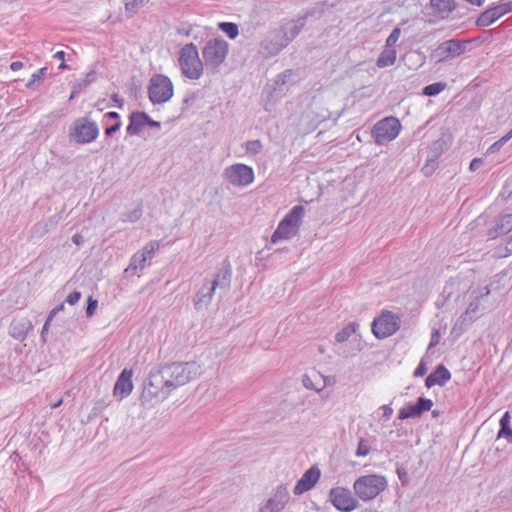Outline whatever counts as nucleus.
<instances>
[{
    "mask_svg": "<svg viewBox=\"0 0 512 512\" xmlns=\"http://www.w3.org/2000/svg\"><path fill=\"white\" fill-rule=\"evenodd\" d=\"M432 406V400L420 397L415 404H410L400 409L398 418L400 420L419 418L424 412L431 410Z\"/></svg>",
    "mask_w": 512,
    "mask_h": 512,
    "instance_id": "nucleus-19",
    "label": "nucleus"
},
{
    "mask_svg": "<svg viewBox=\"0 0 512 512\" xmlns=\"http://www.w3.org/2000/svg\"><path fill=\"white\" fill-rule=\"evenodd\" d=\"M160 248V242L159 241H150L147 243L140 251H138V255H141L145 258V261L152 259L155 255V253Z\"/></svg>",
    "mask_w": 512,
    "mask_h": 512,
    "instance_id": "nucleus-31",
    "label": "nucleus"
},
{
    "mask_svg": "<svg viewBox=\"0 0 512 512\" xmlns=\"http://www.w3.org/2000/svg\"><path fill=\"white\" fill-rule=\"evenodd\" d=\"M46 71H47V68L43 67V68L39 69L37 72H35L34 74H32L30 81L26 84V87L33 88L36 83L40 82L44 78Z\"/></svg>",
    "mask_w": 512,
    "mask_h": 512,
    "instance_id": "nucleus-37",
    "label": "nucleus"
},
{
    "mask_svg": "<svg viewBox=\"0 0 512 512\" xmlns=\"http://www.w3.org/2000/svg\"><path fill=\"white\" fill-rule=\"evenodd\" d=\"M329 500L333 506L342 512H351L358 506L357 499L345 487H335L329 491Z\"/></svg>",
    "mask_w": 512,
    "mask_h": 512,
    "instance_id": "nucleus-14",
    "label": "nucleus"
},
{
    "mask_svg": "<svg viewBox=\"0 0 512 512\" xmlns=\"http://www.w3.org/2000/svg\"><path fill=\"white\" fill-rule=\"evenodd\" d=\"M500 16H503L512 11V0L500 3L495 6Z\"/></svg>",
    "mask_w": 512,
    "mask_h": 512,
    "instance_id": "nucleus-42",
    "label": "nucleus"
},
{
    "mask_svg": "<svg viewBox=\"0 0 512 512\" xmlns=\"http://www.w3.org/2000/svg\"><path fill=\"white\" fill-rule=\"evenodd\" d=\"M229 51L228 43L221 38L208 40L203 49L202 57L205 67L210 70H217L224 63Z\"/></svg>",
    "mask_w": 512,
    "mask_h": 512,
    "instance_id": "nucleus-9",
    "label": "nucleus"
},
{
    "mask_svg": "<svg viewBox=\"0 0 512 512\" xmlns=\"http://www.w3.org/2000/svg\"><path fill=\"white\" fill-rule=\"evenodd\" d=\"M97 74L94 70L88 72L83 78L79 79L74 84V93H80L82 90L87 88L91 83L95 82Z\"/></svg>",
    "mask_w": 512,
    "mask_h": 512,
    "instance_id": "nucleus-29",
    "label": "nucleus"
},
{
    "mask_svg": "<svg viewBox=\"0 0 512 512\" xmlns=\"http://www.w3.org/2000/svg\"><path fill=\"white\" fill-rule=\"evenodd\" d=\"M369 453V449L362 442L359 443L356 454L357 456H366Z\"/></svg>",
    "mask_w": 512,
    "mask_h": 512,
    "instance_id": "nucleus-54",
    "label": "nucleus"
},
{
    "mask_svg": "<svg viewBox=\"0 0 512 512\" xmlns=\"http://www.w3.org/2000/svg\"><path fill=\"white\" fill-rule=\"evenodd\" d=\"M482 164H483L482 159H480V158H474V159L471 161V163H470L469 169H470L471 171H476V170H478V169L482 166Z\"/></svg>",
    "mask_w": 512,
    "mask_h": 512,
    "instance_id": "nucleus-53",
    "label": "nucleus"
},
{
    "mask_svg": "<svg viewBox=\"0 0 512 512\" xmlns=\"http://www.w3.org/2000/svg\"><path fill=\"white\" fill-rule=\"evenodd\" d=\"M512 138V129L503 137H501L498 141L493 143L489 148V152L498 151L504 144H506Z\"/></svg>",
    "mask_w": 512,
    "mask_h": 512,
    "instance_id": "nucleus-39",
    "label": "nucleus"
},
{
    "mask_svg": "<svg viewBox=\"0 0 512 512\" xmlns=\"http://www.w3.org/2000/svg\"><path fill=\"white\" fill-rule=\"evenodd\" d=\"M245 152L248 156H255L263 149V144L259 139L249 140L244 143Z\"/></svg>",
    "mask_w": 512,
    "mask_h": 512,
    "instance_id": "nucleus-32",
    "label": "nucleus"
},
{
    "mask_svg": "<svg viewBox=\"0 0 512 512\" xmlns=\"http://www.w3.org/2000/svg\"><path fill=\"white\" fill-rule=\"evenodd\" d=\"M400 34H401L400 28L399 27L394 28L392 30V32L390 33V35L388 36V38L386 39V45L385 46L393 48V46L398 41V39L400 37Z\"/></svg>",
    "mask_w": 512,
    "mask_h": 512,
    "instance_id": "nucleus-41",
    "label": "nucleus"
},
{
    "mask_svg": "<svg viewBox=\"0 0 512 512\" xmlns=\"http://www.w3.org/2000/svg\"><path fill=\"white\" fill-rule=\"evenodd\" d=\"M439 340H440L439 330L438 329H434L432 331L431 340H430L428 349H431V348L435 347L439 343Z\"/></svg>",
    "mask_w": 512,
    "mask_h": 512,
    "instance_id": "nucleus-47",
    "label": "nucleus"
},
{
    "mask_svg": "<svg viewBox=\"0 0 512 512\" xmlns=\"http://www.w3.org/2000/svg\"><path fill=\"white\" fill-rule=\"evenodd\" d=\"M132 370L124 369L118 376L117 381L114 385L113 394L115 397L122 400L127 397L133 389L132 383Z\"/></svg>",
    "mask_w": 512,
    "mask_h": 512,
    "instance_id": "nucleus-20",
    "label": "nucleus"
},
{
    "mask_svg": "<svg viewBox=\"0 0 512 512\" xmlns=\"http://www.w3.org/2000/svg\"><path fill=\"white\" fill-rule=\"evenodd\" d=\"M179 66L183 76L191 80H198L204 72V61L199 58L195 44L184 45L179 52Z\"/></svg>",
    "mask_w": 512,
    "mask_h": 512,
    "instance_id": "nucleus-5",
    "label": "nucleus"
},
{
    "mask_svg": "<svg viewBox=\"0 0 512 512\" xmlns=\"http://www.w3.org/2000/svg\"><path fill=\"white\" fill-rule=\"evenodd\" d=\"M427 372V367L425 365V363L423 361H421L418 365V367L415 369L414 371V376L415 377H422L426 374Z\"/></svg>",
    "mask_w": 512,
    "mask_h": 512,
    "instance_id": "nucleus-50",
    "label": "nucleus"
},
{
    "mask_svg": "<svg viewBox=\"0 0 512 512\" xmlns=\"http://www.w3.org/2000/svg\"><path fill=\"white\" fill-rule=\"evenodd\" d=\"M146 125H149L151 127L160 128V123L150 119L149 117H148V121L146 122Z\"/></svg>",
    "mask_w": 512,
    "mask_h": 512,
    "instance_id": "nucleus-61",
    "label": "nucleus"
},
{
    "mask_svg": "<svg viewBox=\"0 0 512 512\" xmlns=\"http://www.w3.org/2000/svg\"><path fill=\"white\" fill-rule=\"evenodd\" d=\"M512 230V214L502 216L497 223L498 234H506Z\"/></svg>",
    "mask_w": 512,
    "mask_h": 512,
    "instance_id": "nucleus-33",
    "label": "nucleus"
},
{
    "mask_svg": "<svg viewBox=\"0 0 512 512\" xmlns=\"http://www.w3.org/2000/svg\"><path fill=\"white\" fill-rule=\"evenodd\" d=\"M487 15L490 17V19L495 22L497 19H499L501 16L498 13V10L495 6L488 8L485 10Z\"/></svg>",
    "mask_w": 512,
    "mask_h": 512,
    "instance_id": "nucleus-51",
    "label": "nucleus"
},
{
    "mask_svg": "<svg viewBox=\"0 0 512 512\" xmlns=\"http://www.w3.org/2000/svg\"><path fill=\"white\" fill-rule=\"evenodd\" d=\"M51 226H52L51 220L37 223L33 227V233L37 234L38 236H42L49 231Z\"/></svg>",
    "mask_w": 512,
    "mask_h": 512,
    "instance_id": "nucleus-38",
    "label": "nucleus"
},
{
    "mask_svg": "<svg viewBox=\"0 0 512 512\" xmlns=\"http://www.w3.org/2000/svg\"><path fill=\"white\" fill-rule=\"evenodd\" d=\"M320 378H322L323 380V384L322 386H320L319 388H322V390L327 386V385H330L331 384V381L328 377H324L322 375H319Z\"/></svg>",
    "mask_w": 512,
    "mask_h": 512,
    "instance_id": "nucleus-60",
    "label": "nucleus"
},
{
    "mask_svg": "<svg viewBox=\"0 0 512 512\" xmlns=\"http://www.w3.org/2000/svg\"><path fill=\"white\" fill-rule=\"evenodd\" d=\"M104 118L115 119L116 121H120L119 114L117 112H108L104 115Z\"/></svg>",
    "mask_w": 512,
    "mask_h": 512,
    "instance_id": "nucleus-57",
    "label": "nucleus"
},
{
    "mask_svg": "<svg viewBox=\"0 0 512 512\" xmlns=\"http://www.w3.org/2000/svg\"><path fill=\"white\" fill-rule=\"evenodd\" d=\"M112 100L118 105V107L121 108L123 106V100L119 97L118 94H113Z\"/></svg>",
    "mask_w": 512,
    "mask_h": 512,
    "instance_id": "nucleus-58",
    "label": "nucleus"
},
{
    "mask_svg": "<svg viewBox=\"0 0 512 512\" xmlns=\"http://www.w3.org/2000/svg\"><path fill=\"white\" fill-rule=\"evenodd\" d=\"M121 127V122L120 121H116L115 124H113L112 126L108 127L105 131V134L107 136H111L113 135L115 132H117Z\"/></svg>",
    "mask_w": 512,
    "mask_h": 512,
    "instance_id": "nucleus-52",
    "label": "nucleus"
},
{
    "mask_svg": "<svg viewBox=\"0 0 512 512\" xmlns=\"http://www.w3.org/2000/svg\"><path fill=\"white\" fill-rule=\"evenodd\" d=\"M451 379L450 371L442 364L438 365L436 369L428 375L425 380L427 388L435 385L443 386Z\"/></svg>",
    "mask_w": 512,
    "mask_h": 512,
    "instance_id": "nucleus-22",
    "label": "nucleus"
},
{
    "mask_svg": "<svg viewBox=\"0 0 512 512\" xmlns=\"http://www.w3.org/2000/svg\"><path fill=\"white\" fill-rule=\"evenodd\" d=\"M430 5L438 13H449L456 8L454 0H430Z\"/></svg>",
    "mask_w": 512,
    "mask_h": 512,
    "instance_id": "nucleus-27",
    "label": "nucleus"
},
{
    "mask_svg": "<svg viewBox=\"0 0 512 512\" xmlns=\"http://www.w3.org/2000/svg\"><path fill=\"white\" fill-rule=\"evenodd\" d=\"M81 298V293L78 291L71 292L67 297L65 302H67L70 305L76 304Z\"/></svg>",
    "mask_w": 512,
    "mask_h": 512,
    "instance_id": "nucleus-46",
    "label": "nucleus"
},
{
    "mask_svg": "<svg viewBox=\"0 0 512 512\" xmlns=\"http://www.w3.org/2000/svg\"><path fill=\"white\" fill-rule=\"evenodd\" d=\"M219 29L223 31L229 38L235 39L238 36V26L231 22L219 23Z\"/></svg>",
    "mask_w": 512,
    "mask_h": 512,
    "instance_id": "nucleus-35",
    "label": "nucleus"
},
{
    "mask_svg": "<svg viewBox=\"0 0 512 512\" xmlns=\"http://www.w3.org/2000/svg\"><path fill=\"white\" fill-rule=\"evenodd\" d=\"M129 120V125L126 129L127 133L129 135H138L146 125L148 115L144 112L132 113Z\"/></svg>",
    "mask_w": 512,
    "mask_h": 512,
    "instance_id": "nucleus-23",
    "label": "nucleus"
},
{
    "mask_svg": "<svg viewBox=\"0 0 512 512\" xmlns=\"http://www.w3.org/2000/svg\"><path fill=\"white\" fill-rule=\"evenodd\" d=\"M380 410L383 411V414H382V419L384 421H387L391 418L392 414H393V409L388 406V405H383L380 407Z\"/></svg>",
    "mask_w": 512,
    "mask_h": 512,
    "instance_id": "nucleus-49",
    "label": "nucleus"
},
{
    "mask_svg": "<svg viewBox=\"0 0 512 512\" xmlns=\"http://www.w3.org/2000/svg\"><path fill=\"white\" fill-rule=\"evenodd\" d=\"M472 5L481 6L485 0H466Z\"/></svg>",
    "mask_w": 512,
    "mask_h": 512,
    "instance_id": "nucleus-64",
    "label": "nucleus"
},
{
    "mask_svg": "<svg viewBox=\"0 0 512 512\" xmlns=\"http://www.w3.org/2000/svg\"><path fill=\"white\" fill-rule=\"evenodd\" d=\"M492 23H494V22L490 19V17L487 15V13L485 11L483 13H481L479 18L477 19V25L481 26V27H487V26L491 25Z\"/></svg>",
    "mask_w": 512,
    "mask_h": 512,
    "instance_id": "nucleus-44",
    "label": "nucleus"
},
{
    "mask_svg": "<svg viewBox=\"0 0 512 512\" xmlns=\"http://www.w3.org/2000/svg\"><path fill=\"white\" fill-rule=\"evenodd\" d=\"M466 49L467 42L457 39H449L437 45L431 51L429 59L434 64H439L441 62L459 57L465 53Z\"/></svg>",
    "mask_w": 512,
    "mask_h": 512,
    "instance_id": "nucleus-10",
    "label": "nucleus"
},
{
    "mask_svg": "<svg viewBox=\"0 0 512 512\" xmlns=\"http://www.w3.org/2000/svg\"><path fill=\"white\" fill-rule=\"evenodd\" d=\"M475 321L474 316L467 315L465 312L459 316L456 320L455 325L452 329V332L462 333L466 330V328Z\"/></svg>",
    "mask_w": 512,
    "mask_h": 512,
    "instance_id": "nucleus-30",
    "label": "nucleus"
},
{
    "mask_svg": "<svg viewBox=\"0 0 512 512\" xmlns=\"http://www.w3.org/2000/svg\"><path fill=\"white\" fill-rule=\"evenodd\" d=\"M303 384L308 389H313L317 392L322 391V388H319V386L314 385V383L312 382V379L307 375H305L303 378Z\"/></svg>",
    "mask_w": 512,
    "mask_h": 512,
    "instance_id": "nucleus-48",
    "label": "nucleus"
},
{
    "mask_svg": "<svg viewBox=\"0 0 512 512\" xmlns=\"http://www.w3.org/2000/svg\"><path fill=\"white\" fill-rule=\"evenodd\" d=\"M73 137L76 142L86 144L94 141L99 135V129L95 122L86 118H80L74 123Z\"/></svg>",
    "mask_w": 512,
    "mask_h": 512,
    "instance_id": "nucleus-16",
    "label": "nucleus"
},
{
    "mask_svg": "<svg viewBox=\"0 0 512 512\" xmlns=\"http://www.w3.org/2000/svg\"><path fill=\"white\" fill-rule=\"evenodd\" d=\"M330 117L328 109L322 100L313 99L300 115H292L289 123L297 133L306 135L313 132L320 123Z\"/></svg>",
    "mask_w": 512,
    "mask_h": 512,
    "instance_id": "nucleus-2",
    "label": "nucleus"
},
{
    "mask_svg": "<svg viewBox=\"0 0 512 512\" xmlns=\"http://www.w3.org/2000/svg\"><path fill=\"white\" fill-rule=\"evenodd\" d=\"M320 476L321 471L317 466L310 467L297 481L293 489V493L295 495H302L303 493L311 490L320 479Z\"/></svg>",
    "mask_w": 512,
    "mask_h": 512,
    "instance_id": "nucleus-18",
    "label": "nucleus"
},
{
    "mask_svg": "<svg viewBox=\"0 0 512 512\" xmlns=\"http://www.w3.org/2000/svg\"><path fill=\"white\" fill-rule=\"evenodd\" d=\"M142 216V209L141 208H135L132 211L128 212L123 216L124 222H136L138 221Z\"/></svg>",
    "mask_w": 512,
    "mask_h": 512,
    "instance_id": "nucleus-40",
    "label": "nucleus"
},
{
    "mask_svg": "<svg viewBox=\"0 0 512 512\" xmlns=\"http://www.w3.org/2000/svg\"><path fill=\"white\" fill-rule=\"evenodd\" d=\"M399 328L398 318L391 312L382 313L374 319L372 332L378 339H384L394 334Z\"/></svg>",
    "mask_w": 512,
    "mask_h": 512,
    "instance_id": "nucleus-15",
    "label": "nucleus"
},
{
    "mask_svg": "<svg viewBox=\"0 0 512 512\" xmlns=\"http://www.w3.org/2000/svg\"><path fill=\"white\" fill-rule=\"evenodd\" d=\"M478 308H479V298H476L474 301H472V302L468 305V307H467V309H466L465 313H466L467 315L474 316V317H475V319H476V318H477Z\"/></svg>",
    "mask_w": 512,
    "mask_h": 512,
    "instance_id": "nucleus-43",
    "label": "nucleus"
},
{
    "mask_svg": "<svg viewBox=\"0 0 512 512\" xmlns=\"http://www.w3.org/2000/svg\"><path fill=\"white\" fill-rule=\"evenodd\" d=\"M49 325L50 323L46 322L44 323L43 325V328H42V331H41V339L43 342H46V335L48 333V330H49Z\"/></svg>",
    "mask_w": 512,
    "mask_h": 512,
    "instance_id": "nucleus-55",
    "label": "nucleus"
},
{
    "mask_svg": "<svg viewBox=\"0 0 512 512\" xmlns=\"http://www.w3.org/2000/svg\"><path fill=\"white\" fill-rule=\"evenodd\" d=\"M72 241H73L76 245H80V244H82V242H83V237H82L80 234H75V235L72 237Z\"/></svg>",
    "mask_w": 512,
    "mask_h": 512,
    "instance_id": "nucleus-59",
    "label": "nucleus"
},
{
    "mask_svg": "<svg viewBox=\"0 0 512 512\" xmlns=\"http://www.w3.org/2000/svg\"><path fill=\"white\" fill-rule=\"evenodd\" d=\"M231 282V272L228 268H224L219 270L215 278L202 286V288L197 292L194 299V306L197 310H201L206 308L215 293V290L219 288L220 290L226 292L230 286Z\"/></svg>",
    "mask_w": 512,
    "mask_h": 512,
    "instance_id": "nucleus-4",
    "label": "nucleus"
},
{
    "mask_svg": "<svg viewBox=\"0 0 512 512\" xmlns=\"http://www.w3.org/2000/svg\"><path fill=\"white\" fill-rule=\"evenodd\" d=\"M172 390L183 386L200 375V366L195 362L172 363L164 367Z\"/></svg>",
    "mask_w": 512,
    "mask_h": 512,
    "instance_id": "nucleus-7",
    "label": "nucleus"
},
{
    "mask_svg": "<svg viewBox=\"0 0 512 512\" xmlns=\"http://www.w3.org/2000/svg\"><path fill=\"white\" fill-rule=\"evenodd\" d=\"M97 305H98L97 300H94L92 297L88 298V305H87V309H86V314L88 317H91L94 314V312L97 308Z\"/></svg>",
    "mask_w": 512,
    "mask_h": 512,
    "instance_id": "nucleus-45",
    "label": "nucleus"
},
{
    "mask_svg": "<svg viewBox=\"0 0 512 512\" xmlns=\"http://www.w3.org/2000/svg\"><path fill=\"white\" fill-rule=\"evenodd\" d=\"M32 327V322L28 318H15L10 325L9 335L16 340L23 341Z\"/></svg>",
    "mask_w": 512,
    "mask_h": 512,
    "instance_id": "nucleus-21",
    "label": "nucleus"
},
{
    "mask_svg": "<svg viewBox=\"0 0 512 512\" xmlns=\"http://www.w3.org/2000/svg\"><path fill=\"white\" fill-rule=\"evenodd\" d=\"M447 87V84L445 82H436L430 85H427L423 89V94L425 96H435L441 93L445 88Z\"/></svg>",
    "mask_w": 512,
    "mask_h": 512,
    "instance_id": "nucleus-34",
    "label": "nucleus"
},
{
    "mask_svg": "<svg viewBox=\"0 0 512 512\" xmlns=\"http://www.w3.org/2000/svg\"><path fill=\"white\" fill-rule=\"evenodd\" d=\"M305 210L303 206H294L291 211L280 221L277 229L271 236V241L276 243L288 240L298 232Z\"/></svg>",
    "mask_w": 512,
    "mask_h": 512,
    "instance_id": "nucleus-8",
    "label": "nucleus"
},
{
    "mask_svg": "<svg viewBox=\"0 0 512 512\" xmlns=\"http://www.w3.org/2000/svg\"><path fill=\"white\" fill-rule=\"evenodd\" d=\"M387 479L385 476L369 474L358 477L353 484L356 496L362 501L375 499L387 488Z\"/></svg>",
    "mask_w": 512,
    "mask_h": 512,
    "instance_id": "nucleus-6",
    "label": "nucleus"
},
{
    "mask_svg": "<svg viewBox=\"0 0 512 512\" xmlns=\"http://www.w3.org/2000/svg\"><path fill=\"white\" fill-rule=\"evenodd\" d=\"M148 96L153 104H162L173 96V84L171 80L162 74L152 76L148 86Z\"/></svg>",
    "mask_w": 512,
    "mask_h": 512,
    "instance_id": "nucleus-12",
    "label": "nucleus"
},
{
    "mask_svg": "<svg viewBox=\"0 0 512 512\" xmlns=\"http://www.w3.org/2000/svg\"><path fill=\"white\" fill-rule=\"evenodd\" d=\"M165 369H156L150 372L141 394L143 404H154L164 401L172 392Z\"/></svg>",
    "mask_w": 512,
    "mask_h": 512,
    "instance_id": "nucleus-3",
    "label": "nucleus"
},
{
    "mask_svg": "<svg viewBox=\"0 0 512 512\" xmlns=\"http://www.w3.org/2000/svg\"><path fill=\"white\" fill-rule=\"evenodd\" d=\"M23 68V63L20 61L12 62L10 65V69L13 71H18Z\"/></svg>",
    "mask_w": 512,
    "mask_h": 512,
    "instance_id": "nucleus-56",
    "label": "nucleus"
},
{
    "mask_svg": "<svg viewBox=\"0 0 512 512\" xmlns=\"http://www.w3.org/2000/svg\"><path fill=\"white\" fill-rule=\"evenodd\" d=\"M401 131V124L395 117H386L378 121L373 129L372 136L378 145H384L394 140Z\"/></svg>",
    "mask_w": 512,
    "mask_h": 512,
    "instance_id": "nucleus-13",
    "label": "nucleus"
},
{
    "mask_svg": "<svg viewBox=\"0 0 512 512\" xmlns=\"http://www.w3.org/2000/svg\"><path fill=\"white\" fill-rule=\"evenodd\" d=\"M289 492L286 485H279L258 512H281L289 501Z\"/></svg>",
    "mask_w": 512,
    "mask_h": 512,
    "instance_id": "nucleus-17",
    "label": "nucleus"
},
{
    "mask_svg": "<svg viewBox=\"0 0 512 512\" xmlns=\"http://www.w3.org/2000/svg\"><path fill=\"white\" fill-rule=\"evenodd\" d=\"M145 265V258L141 255H138V253H135L131 257L129 266L125 269V273L134 275L138 271H142L145 268Z\"/></svg>",
    "mask_w": 512,
    "mask_h": 512,
    "instance_id": "nucleus-25",
    "label": "nucleus"
},
{
    "mask_svg": "<svg viewBox=\"0 0 512 512\" xmlns=\"http://www.w3.org/2000/svg\"><path fill=\"white\" fill-rule=\"evenodd\" d=\"M57 315L56 311H54L53 309L50 311L47 319H46V322L48 323H51V321L53 320V318Z\"/></svg>",
    "mask_w": 512,
    "mask_h": 512,
    "instance_id": "nucleus-63",
    "label": "nucleus"
},
{
    "mask_svg": "<svg viewBox=\"0 0 512 512\" xmlns=\"http://www.w3.org/2000/svg\"><path fill=\"white\" fill-rule=\"evenodd\" d=\"M147 2L148 0H126L125 9L128 13L134 14Z\"/></svg>",
    "mask_w": 512,
    "mask_h": 512,
    "instance_id": "nucleus-36",
    "label": "nucleus"
},
{
    "mask_svg": "<svg viewBox=\"0 0 512 512\" xmlns=\"http://www.w3.org/2000/svg\"><path fill=\"white\" fill-rule=\"evenodd\" d=\"M222 176L227 183L236 188L249 186L255 178L253 168L242 163L227 166L223 170Z\"/></svg>",
    "mask_w": 512,
    "mask_h": 512,
    "instance_id": "nucleus-11",
    "label": "nucleus"
},
{
    "mask_svg": "<svg viewBox=\"0 0 512 512\" xmlns=\"http://www.w3.org/2000/svg\"><path fill=\"white\" fill-rule=\"evenodd\" d=\"M501 429L498 433V438H505L509 443H512V429L510 428V415L505 412L500 419Z\"/></svg>",
    "mask_w": 512,
    "mask_h": 512,
    "instance_id": "nucleus-26",
    "label": "nucleus"
},
{
    "mask_svg": "<svg viewBox=\"0 0 512 512\" xmlns=\"http://www.w3.org/2000/svg\"><path fill=\"white\" fill-rule=\"evenodd\" d=\"M305 25V19L299 18L269 31L260 43L259 52L265 57L279 54L300 33Z\"/></svg>",
    "mask_w": 512,
    "mask_h": 512,
    "instance_id": "nucleus-1",
    "label": "nucleus"
},
{
    "mask_svg": "<svg viewBox=\"0 0 512 512\" xmlns=\"http://www.w3.org/2000/svg\"><path fill=\"white\" fill-rule=\"evenodd\" d=\"M397 52L395 48L385 46V49L381 52L379 58L377 59V66L379 68H384L387 66H391L396 61Z\"/></svg>",
    "mask_w": 512,
    "mask_h": 512,
    "instance_id": "nucleus-24",
    "label": "nucleus"
},
{
    "mask_svg": "<svg viewBox=\"0 0 512 512\" xmlns=\"http://www.w3.org/2000/svg\"><path fill=\"white\" fill-rule=\"evenodd\" d=\"M54 58L58 59V60H61V61H64V59H65V52L64 51H59V52L55 53L54 54Z\"/></svg>",
    "mask_w": 512,
    "mask_h": 512,
    "instance_id": "nucleus-62",
    "label": "nucleus"
},
{
    "mask_svg": "<svg viewBox=\"0 0 512 512\" xmlns=\"http://www.w3.org/2000/svg\"><path fill=\"white\" fill-rule=\"evenodd\" d=\"M357 328L358 324L355 322L347 324L342 330L336 333L335 341L337 343L346 342L349 339V337L357 331Z\"/></svg>",
    "mask_w": 512,
    "mask_h": 512,
    "instance_id": "nucleus-28",
    "label": "nucleus"
}]
</instances>
